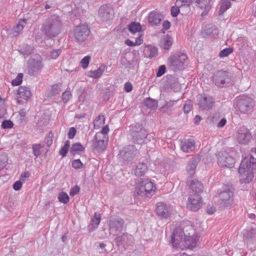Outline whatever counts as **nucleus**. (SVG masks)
I'll use <instances>...</instances> for the list:
<instances>
[{
    "label": "nucleus",
    "mask_w": 256,
    "mask_h": 256,
    "mask_svg": "<svg viewBox=\"0 0 256 256\" xmlns=\"http://www.w3.org/2000/svg\"><path fill=\"white\" fill-rule=\"evenodd\" d=\"M238 172L242 184L249 183L252 180L256 174V148L252 149L250 156L246 157L242 160Z\"/></svg>",
    "instance_id": "nucleus-1"
},
{
    "label": "nucleus",
    "mask_w": 256,
    "mask_h": 256,
    "mask_svg": "<svg viewBox=\"0 0 256 256\" xmlns=\"http://www.w3.org/2000/svg\"><path fill=\"white\" fill-rule=\"evenodd\" d=\"M62 25L60 16H51L44 22L40 30L47 39H50L56 37L60 34Z\"/></svg>",
    "instance_id": "nucleus-2"
},
{
    "label": "nucleus",
    "mask_w": 256,
    "mask_h": 256,
    "mask_svg": "<svg viewBox=\"0 0 256 256\" xmlns=\"http://www.w3.org/2000/svg\"><path fill=\"white\" fill-rule=\"evenodd\" d=\"M198 240L196 236H186L184 232L180 228H176L171 236V242L174 248H176L181 242H184L185 246L189 248H192L196 246Z\"/></svg>",
    "instance_id": "nucleus-3"
},
{
    "label": "nucleus",
    "mask_w": 256,
    "mask_h": 256,
    "mask_svg": "<svg viewBox=\"0 0 256 256\" xmlns=\"http://www.w3.org/2000/svg\"><path fill=\"white\" fill-rule=\"evenodd\" d=\"M212 82L218 88L228 87L234 84V78L232 73L223 70L215 72L212 77Z\"/></svg>",
    "instance_id": "nucleus-4"
},
{
    "label": "nucleus",
    "mask_w": 256,
    "mask_h": 256,
    "mask_svg": "<svg viewBox=\"0 0 256 256\" xmlns=\"http://www.w3.org/2000/svg\"><path fill=\"white\" fill-rule=\"evenodd\" d=\"M188 64V58L184 53L171 56L168 60V66L174 72L182 70Z\"/></svg>",
    "instance_id": "nucleus-5"
},
{
    "label": "nucleus",
    "mask_w": 256,
    "mask_h": 256,
    "mask_svg": "<svg viewBox=\"0 0 256 256\" xmlns=\"http://www.w3.org/2000/svg\"><path fill=\"white\" fill-rule=\"evenodd\" d=\"M141 30L142 26L139 22H132L129 24V32L132 35L130 36L132 40H129V46H140L142 43Z\"/></svg>",
    "instance_id": "nucleus-6"
},
{
    "label": "nucleus",
    "mask_w": 256,
    "mask_h": 256,
    "mask_svg": "<svg viewBox=\"0 0 256 256\" xmlns=\"http://www.w3.org/2000/svg\"><path fill=\"white\" fill-rule=\"evenodd\" d=\"M156 189V186L152 182L145 180L140 182L136 191L139 196L150 197L154 194Z\"/></svg>",
    "instance_id": "nucleus-7"
},
{
    "label": "nucleus",
    "mask_w": 256,
    "mask_h": 256,
    "mask_svg": "<svg viewBox=\"0 0 256 256\" xmlns=\"http://www.w3.org/2000/svg\"><path fill=\"white\" fill-rule=\"evenodd\" d=\"M196 104L203 110H208L212 108L215 103L214 98L206 94H200L196 96Z\"/></svg>",
    "instance_id": "nucleus-8"
},
{
    "label": "nucleus",
    "mask_w": 256,
    "mask_h": 256,
    "mask_svg": "<svg viewBox=\"0 0 256 256\" xmlns=\"http://www.w3.org/2000/svg\"><path fill=\"white\" fill-rule=\"evenodd\" d=\"M130 131L134 142L138 144H141L148 136L146 130L140 124L132 126Z\"/></svg>",
    "instance_id": "nucleus-9"
},
{
    "label": "nucleus",
    "mask_w": 256,
    "mask_h": 256,
    "mask_svg": "<svg viewBox=\"0 0 256 256\" xmlns=\"http://www.w3.org/2000/svg\"><path fill=\"white\" fill-rule=\"evenodd\" d=\"M90 34L88 26L81 25L76 26L73 30V36L74 40L78 42H84Z\"/></svg>",
    "instance_id": "nucleus-10"
},
{
    "label": "nucleus",
    "mask_w": 256,
    "mask_h": 256,
    "mask_svg": "<svg viewBox=\"0 0 256 256\" xmlns=\"http://www.w3.org/2000/svg\"><path fill=\"white\" fill-rule=\"evenodd\" d=\"M218 164L222 167L232 168L234 160L226 151L220 152L217 155Z\"/></svg>",
    "instance_id": "nucleus-11"
},
{
    "label": "nucleus",
    "mask_w": 256,
    "mask_h": 256,
    "mask_svg": "<svg viewBox=\"0 0 256 256\" xmlns=\"http://www.w3.org/2000/svg\"><path fill=\"white\" fill-rule=\"evenodd\" d=\"M114 16V12L111 6L104 5L100 7L98 10V18L101 22H107L112 20Z\"/></svg>",
    "instance_id": "nucleus-12"
},
{
    "label": "nucleus",
    "mask_w": 256,
    "mask_h": 256,
    "mask_svg": "<svg viewBox=\"0 0 256 256\" xmlns=\"http://www.w3.org/2000/svg\"><path fill=\"white\" fill-rule=\"evenodd\" d=\"M238 110L242 113H246L251 110L254 106V101L250 97L241 98L238 100Z\"/></svg>",
    "instance_id": "nucleus-13"
},
{
    "label": "nucleus",
    "mask_w": 256,
    "mask_h": 256,
    "mask_svg": "<svg viewBox=\"0 0 256 256\" xmlns=\"http://www.w3.org/2000/svg\"><path fill=\"white\" fill-rule=\"evenodd\" d=\"M108 137L104 136L102 133H96L95 135L93 145L98 152H103L106 148L108 143Z\"/></svg>",
    "instance_id": "nucleus-14"
},
{
    "label": "nucleus",
    "mask_w": 256,
    "mask_h": 256,
    "mask_svg": "<svg viewBox=\"0 0 256 256\" xmlns=\"http://www.w3.org/2000/svg\"><path fill=\"white\" fill-rule=\"evenodd\" d=\"M172 208L164 202H158L156 205V214L164 218H169L171 214Z\"/></svg>",
    "instance_id": "nucleus-15"
},
{
    "label": "nucleus",
    "mask_w": 256,
    "mask_h": 256,
    "mask_svg": "<svg viewBox=\"0 0 256 256\" xmlns=\"http://www.w3.org/2000/svg\"><path fill=\"white\" fill-rule=\"evenodd\" d=\"M201 196L199 194H190L188 198L187 208L192 211H197L200 207Z\"/></svg>",
    "instance_id": "nucleus-16"
},
{
    "label": "nucleus",
    "mask_w": 256,
    "mask_h": 256,
    "mask_svg": "<svg viewBox=\"0 0 256 256\" xmlns=\"http://www.w3.org/2000/svg\"><path fill=\"white\" fill-rule=\"evenodd\" d=\"M234 193L230 189H226L220 194V198L222 201L221 204L224 207L230 206L234 201Z\"/></svg>",
    "instance_id": "nucleus-17"
},
{
    "label": "nucleus",
    "mask_w": 256,
    "mask_h": 256,
    "mask_svg": "<svg viewBox=\"0 0 256 256\" xmlns=\"http://www.w3.org/2000/svg\"><path fill=\"white\" fill-rule=\"evenodd\" d=\"M162 15L156 10L151 11L148 14V20L152 26H158L162 20Z\"/></svg>",
    "instance_id": "nucleus-18"
},
{
    "label": "nucleus",
    "mask_w": 256,
    "mask_h": 256,
    "mask_svg": "<svg viewBox=\"0 0 256 256\" xmlns=\"http://www.w3.org/2000/svg\"><path fill=\"white\" fill-rule=\"evenodd\" d=\"M252 136L249 131L246 128L238 130L237 140L239 143L247 144L250 140Z\"/></svg>",
    "instance_id": "nucleus-19"
},
{
    "label": "nucleus",
    "mask_w": 256,
    "mask_h": 256,
    "mask_svg": "<svg viewBox=\"0 0 256 256\" xmlns=\"http://www.w3.org/2000/svg\"><path fill=\"white\" fill-rule=\"evenodd\" d=\"M124 221L120 218H112L109 222L110 230L111 232H120L122 230Z\"/></svg>",
    "instance_id": "nucleus-20"
},
{
    "label": "nucleus",
    "mask_w": 256,
    "mask_h": 256,
    "mask_svg": "<svg viewBox=\"0 0 256 256\" xmlns=\"http://www.w3.org/2000/svg\"><path fill=\"white\" fill-rule=\"evenodd\" d=\"M180 148L185 152H190L195 149V142L192 139H187L181 141Z\"/></svg>",
    "instance_id": "nucleus-21"
},
{
    "label": "nucleus",
    "mask_w": 256,
    "mask_h": 256,
    "mask_svg": "<svg viewBox=\"0 0 256 256\" xmlns=\"http://www.w3.org/2000/svg\"><path fill=\"white\" fill-rule=\"evenodd\" d=\"M42 67V62L40 60H31L30 62L28 74L32 76H34L40 71Z\"/></svg>",
    "instance_id": "nucleus-22"
},
{
    "label": "nucleus",
    "mask_w": 256,
    "mask_h": 256,
    "mask_svg": "<svg viewBox=\"0 0 256 256\" xmlns=\"http://www.w3.org/2000/svg\"><path fill=\"white\" fill-rule=\"evenodd\" d=\"M194 194H199L203 190L204 186L202 184L196 179L190 180L187 182Z\"/></svg>",
    "instance_id": "nucleus-23"
},
{
    "label": "nucleus",
    "mask_w": 256,
    "mask_h": 256,
    "mask_svg": "<svg viewBox=\"0 0 256 256\" xmlns=\"http://www.w3.org/2000/svg\"><path fill=\"white\" fill-rule=\"evenodd\" d=\"M16 94L19 95L20 97L24 100L30 98L32 92L29 87L22 86L18 88L16 91Z\"/></svg>",
    "instance_id": "nucleus-24"
},
{
    "label": "nucleus",
    "mask_w": 256,
    "mask_h": 256,
    "mask_svg": "<svg viewBox=\"0 0 256 256\" xmlns=\"http://www.w3.org/2000/svg\"><path fill=\"white\" fill-rule=\"evenodd\" d=\"M27 23L26 19H22L20 20L16 26L14 27L12 30V34L14 36H17L22 32L24 26Z\"/></svg>",
    "instance_id": "nucleus-25"
},
{
    "label": "nucleus",
    "mask_w": 256,
    "mask_h": 256,
    "mask_svg": "<svg viewBox=\"0 0 256 256\" xmlns=\"http://www.w3.org/2000/svg\"><path fill=\"white\" fill-rule=\"evenodd\" d=\"M100 214L95 212L94 218L91 220V222L88 226V230L90 232H92L97 228L100 222Z\"/></svg>",
    "instance_id": "nucleus-26"
},
{
    "label": "nucleus",
    "mask_w": 256,
    "mask_h": 256,
    "mask_svg": "<svg viewBox=\"0 0 256 256\" xmlns=\"http://www.w3.org/2000/svg\"><path fill=\"white\" fill-rule=\"evenodd\" d=\"M200 160L199 158H192L189 161L186 166V170L189 173L190 175L192 176L194 174L195 170Z\"/></svg>",
    "instance_id": "nucleus-27"
},
{
    "label": "nucleus",
    "mask_w": 256,
    "mask_h": 256,
    "mask_svg": "<svg viewBox=\"0 0 256 256\" xmlns=\"http://www.w3.org/2000/svg\"><path fill=\"white\" fill-rule=\"evenodd\" d=\"M105 70L106 66L102 64L97 70L89 72L88 76L94 78H98L102 75Z\"/></svg>",
    "instance_id": "nucleus-28"
},
{
    "label": "nucleus",
    "mask_w": 256,
    "mask_h": 256,
    "mask_svg": "<svg viewBox=\"0 0 256 256\" xmlns=\"http://www.w3.org/2000/svg\"><path fill=\"white\" fill-rule=\"evenodd\" d=\"M148 170L146 164L142 162L137 164L135 169V174L138 176H144Z\"/></svg>",
    "instance_id": "nucleus-29"
},
{
    "label": "nucleus",
    "mask_w": 256,
    "mask_h": 256,
    "mask_svg": "<svg viewBox=\"0 0 256 256\" xmlns=\"http://www.w3.org/2000/svg\"><path fill=\"white\" fill-rule=\"evenodd\" d=\"M144 104L150 110H156L158 108V102L156 100L148 98L144 100Z\"/></svg>",
    "instance_id": "nucleus-30"
},
{
    "label": "nucleus",
    "mask_w": 256,
    "mask_h": 256,
    "mask_svg": "<svg viewBox=\"0 0 256 256\" xmlns=\"http://www.w3.org/2000/svg\"><path fill=\"white\" fill-rule=\"evenodd\" d=\"M172 44V38L169 36L163 38L160 42V46L164 50L170 48Z\"/></svg>",
    "instance_id": "nucleus-31"
},
{
    "label": "nucleus",
    "mask_w": 256,
    "mask_h": 256,
    "mask_svg": "<svg viewBox=\"0 0 256 256\" xmlns=\"http://www.w3.org/2000/svg\"><path fill=\"white\" fill-rule=\"evenodd\" d=\"M197 6L202 9L210 10V0H195Z\"/></svg>",
    "instance_id": "nucleus-32"
},
{
    "label": "nucleus",
    "mask_w": 256,
    "mask_h": 256,
    "mask_svg": "<svg viewBox=\"0 0 256 256\" xmlns=\"http://www.w3.org/2000/svg\"><path fill=\"white\" fill-rule=\"evenodd\" d=\"M105 118L104 116H99L94 122V128H98L104 124Z\"/></svg>",
    "instance_id": "nucleus-33"
},
{
    "label": "nucleus",
    "mask_w": 256,
    "mask_h": 256,
    "mask_svg": "<svg viewBox=\"0 0 256 256\" xmlns=\"http://www.w3.org/2000/svg\"><path fill=\"white\" fill-rule=\"evenodd\" d=\"M230 2L228 0H222L220 4V12L223 14L230 7Z\"/></svg>",
    "instance_id": "nucleus-34"
},
{
    "label": "nucleus",
    "mask_w": 256,
    "mask_h": 256,
    "mask_svg": "<svg viewBox=\"0 0 256 256\" xmlns=\"http://www.w3.org/2000/svg\"><path fill=\"white\" fill-rule=\"evenodd\" d=\"M84 150V146L80 143L74 144L71 148V152L74 154L78 152H82Z\"/></svg>",
    "instance_id": "nucleus-35"
},
{
    "label": "nucleus",
    "mask_w": 256,
    "mask_h": 256,
    "mask_svg": "<svg viewBox=\"0 0 256 256\" xmlns=\"http://www.w3.org/2000/svg\"><path fill=\"white\" fill-rule=\"evenodd\" d=\"M58 200L60 202L66 204L69 202L70 198L66 192H61L58 196Z\"/></svg>",
    "instance_id": "nucleus-36"
},
{
    "label": "nucleus",
    "mask_w": 256,
    "mask_h": 256,
    "mask_svg": "<svg viewBox=\"0 0 256 256\" xmlns=\"http://www.w3.org/2000/svg\"><path fill=\"white\" fill-rule=\"evenodd\" d=\"M234 51V48L230 47L226 48L221 50L219 54V56L220 58H224L228 56Z\"/></svg>",
    "instance_id": "nucleus-37"
},
{
    "label": "nucleus",
    "mask_w": 256,
    "mask_h": 256,
    "mask_svg": "<svg viewBox=\"0 0 256 256\" xmlns=\"http://www.w3.org/2000/svg\"><path fill=\"white\" fill-rule=\"evenodd\" d=\"M147 48L150 52L148 56L149 58H153L158 55V50L156 47L152 46H148Z\"/></svg>",
    "instance_id": "nucleus-38"
},
{
    "label": "nucleus",
    "mask_w": 256,
    "mask_h": 256,
    "mask_svg": "<svg viewBox=\"0 0 256 256\" xmlns=\"http://www.w3.org/2000/svg\"><path fill=\"white\" fill-rule=\"evenodd\" d=\"M139 152L134 146L129 145V158H133L138 156Z\"/></svg>",
    "instance_id": "nucleus-39"
},
{
    "label": "nucleus",
    "mask_w": 256,
    "mask_h": 256,
    "mask_svg": "<svg viewBox=\"0 0 256 256\" xmlns=\"http://www.w3.org/2000/svg\"><path fill=\"white\" fill-rule=\"evenodd\" d=\"M178 100H170L168 102H166L165 104L162 106V108L164 110H171V108L174 106L178 102Z\"/></svg>",
    "instance_id": "nucleus-40"
},
{
    "label": "nucleus",
    "mask_w": 256,
    "mask_h": 256,
    "mask_svg": "<svg viewBox=\"0 0 256 256\" xmlns=\"http://www.w3.org/2000/svg\"><path fill=\"white\" fill-rule=\"evenodd\" d=\"M62 84H58L52 86L51 89V94L52 96H56L61 91Z\"/></svg>",
    "instance_id": "nucleus-41"
},
{
    "label": "nucleus",
    "mask_w": 256,
    "mask_h": 256,
    "mask_svg": "<svg viewBox=\"0 0 256 256\" xmlns=\"http://www.w3.org/2000/svg\"><path fill=\"white\" fill-rule=\"evenodd\" d=\"M192 0H177L176 1V4L177 5H180V7H189L192 4Z\"/></svg>",
    "instance_id": "nucleus-42"
},
{
    "label": "nucleus",
    "mask_w": 256,
    "mask_h": 256,
    "mask_svg": "<svg viewBox=\"0 0 256 256\" xmlns=\"http://www.w3.org/2000/svg\"><path fill=\"white\" fill-rule=\"evenodd\" d=\"M72 98L71 92L70 90H66L62 95V100L64 102H67Z\"/></svg>",
    "instance_id": "nucleus-43"
},
{
    "label": "nucleus",
    "mask_w": 256,
    "mask_h": 256,
    "mask_svg": "<svg viewBox=\"0 0 256 256\" xmlns=\"http://www.w3.org/2000/svg\"><path fill=\"white\" fill-rule=\"evenodd\" d=\"M91 57L89 56H84L80 61L81 66L84 68H86L90 62Z\"/></svg>",
    "instance_id": "nucleus-44"
},
{
    "label": "nucleus",
    "mask_w": 256,
    "mask_h": 256,
    "mask_svg": "<svg viewBox=\"0 0 256 256\" xmlns=\"http://www.w3.org/2000/svg\"><path fill=\"white\" fill-rule=\"evenodd\" d=\"M2 128H12L14 126L12 122L10 120H4L1 125Z\"/></svg>",
    "instance_id": "nucleus-45"
},
{
    "label": "nucleus",
    "mask_w": 256,
    "mask_h": 256,
    "mask_svg": "<svg viewBox=\"0 0 256 256\" xmlns=\"http://www.w3.org/2000/svg\"><path fill=\"white\" fill-rule=\"evenodd\" d=\"M42 146L40 144H36L32 146V150L34 155L38 157L40 154V149Z\"/></svg>",
    "instance_id": "nucleus-46"
},
{
    "label": "nucleus",
    "mask_w": 256,
    "mask_h": 256,
    "mask_svg": "<svg viewBox=\"0 0 256 256\" xmlns=\"http://www.w3.org/2000/svg\"><path fill=\"white\" fill-rule=\"evenodd\" d=\"M192 108V102L190 100L186 102L183 106V110L185 114H188Z\"/></svg>",
    "instance_id": "nucleus-47"
},
{
    "label": "nucleus",
    "mask_w": 256,
    "mask_h": 256,
    "mask_svg": "<svg viewBox=\"0 0 256 256\" xmlns=\"http://www.w3.org/2000/svg\"><path fill=\"white\" fill-rule=\"evenodd\" d=\"M22 76H23V75L22 74H19L17 76L16 78L12 81V84L13 86L20 85L22 82Z\"/></svg>",
    "instance_id": "nucleus-48"
},
{
    "label": "nucleus",
    "mask_w": 256,
    "mask_h": 256,
    "mask_svg": "<svg viewBox=\"0 0 256 256\" xmlns=\"http://www.w3.org/2000/svg\"><path fill=\"white\" fill-rule=\"evenodd\" d=\"M119 158H121L122 160L126 162L128 160V156L127 154L126 149H124L120 150L118 154Z\"/></svg>",
    "instance_id": "nucleus-49"
},
{
    "label": "nucleus",
    "mask_w": 256,
    "mask_h": 256,
    "mask_svg": "<svg viewBox=\"0 0 256 256\" xmlns=\"http://www.w3.org/2000/svg\"><path fill=\"white\" fill-rule=\"evenodd\" d=\"M61 51L59 49L53 50L50 52V56L52 59H56L60 54Z\"/></svg>",
    "instance_id": "nucleus-50"
},
{
    "label": "nucleus",
    "mask_w": 256,
    "mask_h": 256,
    "mask_svg": "<svg viewBox=\"0 0 256 256\" xmlns=\"http://www.w3.org/2000/svg\"><path fill=\"white\" fill-rule=\"evenodd\" d=\"M180 12V7L178 6H173L170 10L171 15L173 17L177 16Z\"/></svg>",
    "instance_id": "nucleus-51"
},
{
    "label": "nucleus",
    "mask_w": 256,
    "mask_h": 256,
    "mask_svg": "<svg viewBox=\"0 0 256 256\" xmlns=\"http://www.w3.org/2000/svg\"><path fill=\"white\" fill-rule=\"evenodd\" d=\"M243 235L246 240L252 239L253 237V232L252 230H245L243 231Z\"/></svg>",
    "instance_id": "nucleus-52"
},
{
    "label": "nucleus",
    "mask_w": 256,
    "mask_h": 256,
    "mask_svg": "<svg viewBox=\"0 0 256 256\" xmlns=\"http://www.w3.org/2000/svg\"><path fill=\"white\" fill-rule=\"evenodd\" d=\"M166 71V67L164 65H162L158 67L156 72V76L160 77L162 76Z\"/></svg>",
    "instance_id": "nucleus-53"
},
{
    "label": "nucleus",
    "mask_w": 256,
    "mask_h": 256,
    "mask_svg": "<svg viewBox=\"0 0 256 256\" xmlns=\"http://www.w3.org/2000/svg\"><path fill=\"white\" fill-rule=\"evenodd\" d=\"M82 166L83 164L79 159L76 160L72 162V166L74 168H80Z\"/></svg>",
    "instance_id": "nucleus-54"
},
{
    "label": "nucleus",
    "mask_w": 256,
    "mask_h": 256,
    "mask_svg": "<svg viewBox=\"0 0 256 256\" xmlns=\"http://www.w3.org/2000/svg\"><path fill=\"white\" fill-rule=\"evenodd\" d=\"M80 190V188L78 186H76L71 188L70 192V194L72 196H74L79 192Z\"/></svg>",
    "instance_id": "nucleus-55"
},
{
    "label": "nucleus",
    "mask_w": 256,
    "mask_h": 256,
    "mask_svg": "<svg viewBox=\"0 0 256 256\" xmlns=\"http://www.w3.org/2000/svg\"><path fill=\"white\" fill-rule=\"evenodd\" d=\"M76 134V130L74 128L72 127L70 128L68 132V137L69 138H74V136Z\"/></svg>",
    "instance_id": "nucleus-56"
},
{
    "label": "nucleus",
    "mask_w": 256,
    "mask_h": 256,
    "mask_svg": "<svg viewBox=\"0 0 256 256\" xmlns=\"http://www.w3.org/2000/svg\"><path fill=\"white\" fill-rule=\"evenodd\" d=\"M22 186V182L20 180H18L13 184V188L15 190H19Z\"/></svg>",
    "instance_id": "nucleus-57"
},
{
    "label": "nucleus",
    "mask_w": 256,
    "mask_h": 256,
    "mask_svg": "<svg viewBox=\"0 0 256 256\" xmlns=\"http://www.w3.org/2000/svg\"><path fill=\"white\" fill-rule=\"evenodd\" d=\"M30 173L28 172H25L22 173L20 175V180L21 182H24L26 179L30 176Z\"/></svg>",
    "instance_id": "nucleus-58"
},
{
    "label": "nucleus",
    "mask_w": 256,
    "mask_h": 256,
    "mask_svg": "<svg viewBox=\"0 0 256 256\" xmlns=\"http://www.w3.org/2000/svg\"><path fill=\"white\" fill-rule=\"evenodd\" d=\"M26 47H28V48L26 50H21L20 52H22V54L24 55H28L29 54L32 50V48L30 46H26Z\"/></svg>",
    "instance_id": "nucleus-59"
},
{
    "label": "nucleus",
    "mask_w": 256,
    "mask_h": 256,
    "mask_svg": "<svg viewBox=\"0 0 256 256\" xmlns=\"http://www.w3.org/2000/svg\"><path fill=\"white\" fill-rule=\"evenodd\" d=\"M109 132V128L108 126H106L102 128L101 131L100 132H98V133H102V134L104 136H106Z\"/></svg>",
    "instance_id": "nucleus-60"
},
{
    "label": "nucleus",
    "mask_w": 256,
    "mask_h": 256,
    "mask_svg": "<svg viewBox=\"0 0 256 256\" xmlns=\"http://www.w3.org/2000/svg\"><path fill=\"white\" fill-rule=\"evenodd\" d=\"M170 23L168 20H164L162 24L163 29L167 30L170 28Z\"/></svg>",
    "instance_id": "nucleus-61"
},
{
    "label": "nucleus",
    "mask_w": 256,
    "mask_h": 256,
    "mask_svg": "<svg viewBox=\"0 0 256 256\" xmlns=\"http://www.w3.org/2000/svg\"><path fill=\"white\" fill-rule=\"evenodd\" d=\"M68 149L66 148H65L62 146V148L60 150V154L61 156H66V154H67V152H68Z\"/></svg>",
    "instance_id": "nucleus-62"
},
{
    "label": "nucleus",
    "mask_w": 256,
    "mask_h": 256,
    "mask_svg": "<svg viewBox=\"0 0 256 256\" xmlns=\"http://www.w3.org/2000/svg\"><path fill=\"white\" fill-rule=\"evenodd\" d=\"M226 120L225 118L221 119L218 124V127L222 128L226 124Z\"/></svg>",
    "instance_id": "nucleus-63"
},
{
    "label": "nucleus",
    "mask_w": 256,
    "mask_h": 256,
    "mask_svg": "<svg viewBox=\"0 0 256 256\" xmlns=\"http://www.w3.org/2000/svg\"><path fill=\"white\" fill-rule=\"evenodd\" d=\"M121 63L124 66H126L128 64V60L126 56H122Z\"/></svg>",
    "instance_id": "nucleus-64"
}]
</instances>
